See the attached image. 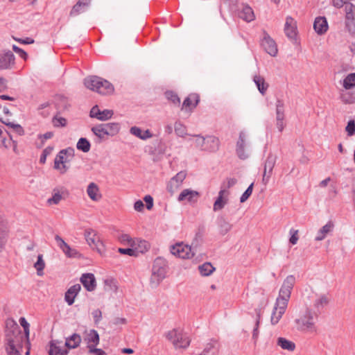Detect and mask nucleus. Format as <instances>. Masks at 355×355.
<instances>
[{
    "label": "nucleus",
    "instance_id": "nucleus-14",
    "mask_svg": "<svg viewBox=\"0 0 355 355\" xmlns=\"http://www.w3.org/2000/svg\"><path fill=\"white\" fill-rule=\"evenodd\" d=\"M200 198V193L191 189H185L181 191L178 197L179 202L194 204Z\"/></svg>",
    "mask_w": 355,
    "mask_h": 355
},
{
    "label": "nucleus",
    "instance_id": "nucleus-38",
    "mask_svg": "<svg viewBox=\"0 0 355 355\" xmlns=\"http://www.w3.org/2000/svg\"><path fill=\"white\" fill-rule=\"evenodd\" d=\"M186 178V173L184 171H180L176 174L170 181L168 186V188L175 187H178L184 181Z\"/></svg>",
    "mask_w": 355,
    "mask_h": 355
},
{
    "label": "nucleus",
    "instance_id": "nucleus-12",
    "mask_svg": "<svg viewBox=\"0 0 355 355\" xmlns=\"http://www.w3.org/2000/svg\"><path fill=\"white\" fill-rule=\"evenodd\" d=\"M170 251L172 254L181 259H191L194 255L191 247L182 243L172 245Z\"/></svg>",
    "mask_w": 355,
    "mask_h": 355
},
{
    "label": "nucleus",
    "instance_id": "nucleus-58",
    "mask_svg": "<svg viewBox=\"0 0 355 355\" xmlns=\"http://www.w3.org/2000/svg\"><path fill=\"white\" fill-rule=\"evenodd\" d=\"M53 149V148L51 146H48L44 149L40 158V162L41 164H44L46 162V157L51 153Z\"/></svg>",
    "mask_w": 355,
    "mask_h": 355
},
{
    "label": "nucleus",
    "instance_id": "nucleus-44",
    "mask_svg": "<svg viewBox=\"0 0 355 355\" xmlns=\"http://www.w3.org/2000/svg\"><path fill=\"white\" fill-rule=\"evenodd\" d=\"M343 87L346 89H349L355 87V73L349 74L343 80Z\"/></svg>",
    "mask_w": 355,
    "mask_h": 355
},
{
    "label": "nucleus",
    "instance_id": "nucleus-10",
    "mask_svg": "<svg viewBox=\"0 0 355 355\" xmlns=\"http://www.w3.org/2000/svg\"><path fill=\"white\" fill-rule=\"evenodd\" d=\"M345 28L350 34L355 33V6L352 3H345Z\"/></svg>",
    "mask_w": 355,
    "mask_h": 355
},
{
    "label": "nucleus",
    "instance_id": "nucleus-15",
    "mask_svg": "<svg viewBox=\"0 0 355 355\" xmlns=\"http://www.w3.org/2000/svg\"><path fill=\"white\" fill-rule=\"evenodd\" d=\"M261 46L266 52L269 55L273 57L276 56L277 53V47L276 43L266 32H263V37L261 40Z\"/></svg>",
    "mask_w": 355,
    "mask_h": 355
},
{
    "label": "nucleus",
    "instance_id": "nucleus-61",
    "mask_svg": "<svg viewBox=\"0 0 355 355\" xmlns=\"http://www.w3.org/2000/svg\"><path fill=\"white\" fill-rule=\"evenodd\" d=\"M118 251L123 254L129 256H137V251L132 248H119Z\"/></svg>",
    "mask_w": 355,
    "mask_h": 355
},
{
    "label": "nucleus",
    "instance_id": "nucleus-62",
    "mask_svg": "<svg viewBox=\"0 0 355 355\" xmlns=\"http://www.w3.org/2000/svg\"><path fill=\"white\" fill-rule=\"evenodd\" d=\"M12 50L17 54H19V55L26 60L27 58V53L21 49H20L19 47H18L17 46H16L15 44H13L12 46Z\"/></svg>",
    "mask_w": 355,
    "mask_h": 355
},
{
    "label": "nucleus",
    "instance_id": "nucleus-30",
    "mask_svg": "<svg viewBox=\"0 0 355 355\" xmlns=\"http://www.w3.org/2000/svg\"><path fill=\"white\" fill-rule=\"evenodd\" d=\"M200 101L199 96L196 94H191L184 101L182 108H194Z\"/></svg>",
    "mask_w": 355,
    "mask_h": 355
},
{
    "label": "nucleus",
    "instance_id": "nucleus-9",
    "mask_svg": "<svg viewBox=\"0 0 355 355\" xmlns=\"http://www.w3.org/2000/svg\"><path fill=\"white\" fill-rule=\"evenodd\" d=\"M73 155L74 150L72 148L60 150L55 158L54 168L59 170L61 173H64L69 169V166H67V163L69 162V158L72 157Z\"/></svg>",
    "mask_w": 355,
    "mask_h": 355
},
{
    "label": "nucleus",
    "instance_id": "nucleus-4",
    "mask_svg": "<svg viewBox=\"0 0 355 355\" xmlns=\"http://www.w3.org/2000/svg\"><path fill=\"white\" fill-rule=\"evenodd\" d=\"M84 84L87 88L103 95L111 94L114 90L111 83L96 76L86 78Z\"/></svg>",
    "mask_w": 355,
    "mask_h": 355
},
{
    "label": "nucleus",
    "instance_id": "nucleus-7",
    "mask_svg": "<svg viewBox=\"0 0 355 355\" xmlns=\"http://www.w3.org/2000/svg\"><path fill=\"white\" fill-rule=\"evenodd\" d=\"M196 137V146L202 150L209 152L216 151L219 148V140L214 136L202 137L200 135H193Z\"/></svg>",
    "mask_w": 355,
    "mask_h": 355
},
{
    "label": "nucleus",
    "instance_id": "nucleus-11",
    "mask_svg": "<svg viewBox=\"0 0 355 355\" xmlns=\"http://www.w3.org/2000/svg\"><path fill=\"white\" fill-rule=\"evenodd\" d=\"M277 155L272 153H270L264 162L263 173L262 178V182L263 184H267L272 174L273 168L276 164Z\"/></svg>",
    "mask_w": 355,
    "mask_h": 355
},
{
    "label": "nucleus",
    "instance_id": "nucleus-23",
    "mask_svg": "<svg viewBox=\"0 0 355 355\" xmlns=\"http://www.w3.org/2000/svg\"><path fill=\"white\" fill-rule=\"evenodd\" d=\"M8 237L9 230L3 219L0 217V253L5 250Z\"/></svg>",
    "mask_w": 355,
    "mask_h": 355
},
{
    "label": "nucleus",
    "instance_id": "nucleus-29",
    "mask_svg": "<svg viewBox=\"0 0 355 355\" xmlns=\"http://www.w3.org/2000/svg\"><path fill=\"white\" fill-rule=\"evenodd\" d=\"M313 28L319 35L324 33L328 28L326 19L321 17H317L314 21Z\"/></svg>",
    "mask_w": 355,
    "mask_h": 355
},
{
    "label": "nucleus",
    "instance_id": "nucleus-36",
    "mask_svg": "<svg viewBox=\"0 0 355 355\" xmlns=\"http://www.w3.org/2000/svg\"><path fill=\"white\" fill-rule=\"evenodd\" d=\"M85 340L89 345H92L95 347L99 343V335L96 330L92 329L87 334Z\"/></svg>",
    "mask_w": 355,
    "mask_h": 355
},
{
    "label": "nucleus",
    "instance_id": "nucleus-40",
    "mask_svg": "<svg viewBox=\"0 0 355 355\" xmlns=\"http://www.w3.org/2000/svg\"><path fill=\"white\" fill-rule=\"evenodd\" d=\"M198 270L202 276H209L215 270V268L210 263L206 262L199 266Z\"/></svg>",
    "mask_w": 355,
    "mask_h": 355
},
{
    "label": "nucleus",
    "instance_id": "nucleus-59",
    "mask_svg": "<svg viewBox=\"0 0 355 355\" xmlns=\"http://www.w3.org/2000/svg\"><path fill=\"white\" fill-rule=\"evenodd\" d=\"M289 234H291V237H290V239H289V241L291 244L293 245H295L297 243L298 239H299V237H298V230H294V229H291L290 231H289Z\"/></svg>",
    "mask_w": 355,
    "mask_h": 355
},
{
    "label": "nucleus",
    "instance_id": "nucleus-16",
    "mask_svg": "<svg viewBox=\"0 0 355 355\" xmlns=\"http://www.w3.org/2000/svg\"><path fill=\"white\" fill-rule=\"evenodd\" d=\"M312 294L314 298L313 304L314 310H313V311L318 313V312H320L328 304L329 298L326 294H315L313 293Z\"/></svg>",
    "mask_w": 355,
    "mask_h": 355
},
{
    "label": "nucleus",
    "instance_id": "nucleus-24",
    "mask_svg": "<svg viewBox=\"0 0 355 355\" xmlns=\"http://www.w3.org/2000/svg\"><path fill=\"white\" fill-rule=\"evenodd\" d=\"M81 289V286L76 284L71 286L65 293L64 300L68 305L71 306L73 304L74 300Z\"/></svg>",
    "mask_w": 355,
    "mask_h": 355
},
{
    "label": "nucleus",
    "instance_id": "nucleus-43",
    "mask_svg": "<svg viewBox=\"0 0 355 355\" xmlns=\"http://www.w3.org/2000/svg\"><path fill=\"white\" fill-rule=\"evenodd\" d=\"M34 267L37 270V274L39 275V276H41L43 275V270L45 267V263H44V261L43 259V256L42 254H39L37 256V261L34 264Z\"/></svg>",
    "mask_w": 355,
    "mask_h": 355
},
{
    "label": "nucleus",
    "instance_id": "nucleus-34",
    "mask_svg": "<svg viewBox=\"0 0 355 355\" xmlns=\"http://www.w3.org/2000/svg\"><path fill=\"white\" fill-rule=\"evenodd\" d=\"M218 231L220 235L224 236L232 229V225L223 217L218 219Z\"/></svg>",
    "mask_w": 355,
    "mask_h": 355
},
{
    "label": "nucleus",
    "instance_id": "nucleus-31",
    "mask_svg": "<svg viewBox=\"0 0 355 355\" xmlns=\"http://www.w3.org/2000/svg\"><path fill=\"white\" fill-rule=\"evenodd\" d=\"M253 81L255 83L259 92L264 95L268 88V84L265 81L263 77L256 75L253 78Z\"/></svg>",
    "mask_w": 355,
    "mask_h": 355
},
{
    "label": "nucleus",
    "instance_id": "nucleus-41",
    "mask_svg": "<svg viewBox=\"0 0 355 355\" xmlns=\"http://www.w3.org/2000/svg\"><path fill=\"white\" fill-rule=\"evenodd\" d=\"M76 147L78 150L83 153H87L89 151L91 145L89 141L86 138H80L77 142Z\"/></svg>",
    "mask_w": 355,
    "mask_h": 355
},
{
    "label": "nucleus",
    "instance_id": "nucleus-42",
    "mask_svg": "<svg viewBox=\"0 0 355 355\" xmlns=\"http://www.w3.org/2000/svg\"><path fill=\"white\" fill-rule=\"evenodd\" d=\"M175 134L180 137H184L187 135V127L180 121H176L174 125Z\"/></svg>",
    "mask_w": 355,
    "mask_h": 355
},
{
    "label": "nucleus",
    "instance_id": "nucleus-47",
    "mask_svg": "<svg viewBox=\"0 0 355 355\" xmlns=\"http://www.w3.org/2000/svg\"><path fill=\"white\" fill-rule=\"evenodd\" d=\"M261 312L260 311H257V319L255 327L252 331V338L256 341L259 336V327L260 323Z\"/></svg>",
    "mask_w": 355,
    "mask_h": 355
},
{
    "label": "nucleus",
    "instance_id": "nucleus-35",
    "mask_svg": "<svg viewBox=\"0 0 355 355\" xmlns=\"http://www.w3.org/2000/svg\"><path fill=\"white\" fill-rule=\"evenodd\" d=\"M81 342V337L78 334H73L70 337L66 338L65 346L69 349L78 347Z\"/></svg>",
    "mask_w": 355,
    "mask_h": 355
},
{
    "label": "nucleus",
    "instance_id": "nucleus-2",
    "mask_svg": "<svg viewBox=\"0 0 355 355\" xmlns=\"http://www.w3.org/2000/svg\"><path fill=\"white\" fill-rule=\"evenodd\" d=\"M24 336L18 324L12 319L6 322L4 346L8 355H21Z\"/></svg>",
    "mask_w": 355,
    "mask_h": 355
},
{
    "label": "nucleus",
    "instance_id": "nucleus-46",
    "mask_svg": "<svg viewBox=\"0 0 355 355\" xmlns=\"http://www.w3.org/2000/svg\"><path fill=\"white\" fill-rule=\"evenodd\" d=\"M237 182V180L234 178H226L222 183L220 189L227 190L233 186H234Z\"/></svg>",
    "mask_w": 355,
    "mask_h": 355
},
{
    "label": "nucleus",
    "instance_id": "nucleus-53",
    "mask_svg": "<svg viewBox=\"0 0 355 355\" xmlns=\"http://www.w3.org/2000/svg\"><path fill=\"white\" fill-rule=\"evenodd\" d=\"M253 186H254V184L252 183L248 187V189L245 191V192L242 194V196L240 198L241 202L243 203V202H245L248 199V198L251 196V194L252 193V190H253Z\"/></svg>",
    "mask_w": 355,
    "mask_h": 355
},
{
    "label": "nucleus",
    "instance_id": "nucleus-22",
    "mask_svg": "<svg viewBox=\"0 0 355 355\" xmlns=\"http://www.w3.org/2000/svg\"><path fill=\"white\" fill-rule=\"evenodd\" d=\"M230 192L225 189H220L218 192V196L214 203L213 210L217 211L221 210L227 203V197Z\"/></svg>",
    "mask_w": 355,
    "mask_h": 355
},
{
    "label": "nucleus",
    "instance_id": "nucleus-26",
    "mask_svg": "<svg viewBox=\"0 0 355 355\" xmlns=\"http://www.w3.org/2000/svg\"><path fill=\"white\" fill-rule=\"evenodd\" d=\"M284 32L286 36L291 40L296 36L295 21L291 17H287L286 19Z\"/></svg>",
    "mask_w": 355,
    "mask_h": 355
},
{
    "label": "nucleus",
    "instance_id": "nucleus-17",
    "mask_svg": "<svg viewBox=\"0 0 355 355\" xmlns=\"http://www.w3.org/2000/svg\"><path fill=\"white\" fill-rule=\"evenodd\" d=\"M113 111L110 110H104L101 111L98 105L94 106L89 112V116L92 118H96L100 121H106L112 118Z\"/></svg>",
    "mask_w": 355,
    "mask_h": 355
},
{
    "label": "nucleus",
    "instance_id": "nucleus-3",
    "mask_svg": "<svg viewBox=\"0 0 355 355\" xmlns=\"http://www.w3.org/2000/svg\"><path fill=\"white\" fill-rule=\"evenodd\" d=\"M318 313L306 305L297 314L293 322L295 328L302 332L313 334L317 332L315 320Z\"/></svg>",
    "mask_w": 355,
    "mask_h": 355
},
{
    "label": "nucleus",
    "instance_id": "nucleus-60",
    "mask_svg": "<svg viewBox=\"0 0 355 355\" xmlns=\"http://www.w3.org/2000/svg\"><path fill=\"white\" fill-rule=\"evenodd\" d=\"M19 323L21 326L24 328V333L26 334V337L28 338L29 336V324L25 319V318H20L19 319Z\"/></svg>",
    "mask_w": 355,
    "mask_h": 355
},
{
    "label": "nucleus",
    "instance_id": "nucleus-64",
    "mask_svg": "<svg viewBox=\"0 0 355 355\" xmlns=\"http://www.w3.org/2000/svg\"><path fill=\"white\" fill-rule=\"evenodd\" d=\"M92 316L94 320V322L98 324L102 318V312L99 309H96L92 312Z\"/></svg>",
    "mask_w": 355,
    "mask_h": 355
},
{
    "label": "nucleus",
    "instance_id": "nucleus-52",
    "mask_svg": "<svg viewBox=\"0 0 355 355\" xmlns=\"http://www.w3.org/2000/svg\"><path fill=\"white\" fill-rule=\"evenodd\" d=\"M216 349L214 347V345L211 343H209L207 345L203 352L200 354L202 355H216Z\"/></svg>",
    "mask_w": 355,
    "mask_h": 355
},
{
    "label": "nucleus",
    "instance_id": "nucleus-33",
    "mask_svg": "<svg viewBox=\"0 0 355 355\" xmlns=\"http://www.w3.org/2000/svg\"><path fill=\"white\" fill-rule=\"evenodd\" d=\"M277 345L282 349L288 350L289 352H293L295 349V344L285 338L279 337L277 338Z\"/></svg>",
    "mask_w": 355,
    "mask_h": 355
},
{
    "label": "nucleus",
    "instance_id": "nucleus-27",
    "mask_svg": "<svg viewBox=\"0 0 355 355\" xmlns=\"http://www.w3.org/2000/svg\"><path fill=\"white\" fill-rule=\"evenodd\" d=\"M334 225L332 221H329L326 225L322 227L317 233L315 240L320 241L324 239L327 235L333 231Z\"/></svg>",
    "mask_w": 355,
    "mask_h": 355
},
{
    "label": "nucleus",
    "instance_id": "nucleus-21",
    "mask_svg": "<svg viewBox=\"0 0 355 355\" xmlns=\"http://www.w3.org/2000/svg\"><path fill=\"white\" fill-rule=\"evenodd\" d=\"M80 282L85 289L89 292L94 291L96 289V279L94 275L92 273L83 274L80 277Z\"/></svg>",
    "mask_w": 355,
    "mask_h": 355
},
{
    "label": "nucleus",
    "instance_id": "nucleus-50",
    "mask_svg": "<svg viewBox=\"0 0 355 355\" xmlns=\"http://www.w3.org/2000/svg\"><path fill=\"white\" fill-rule=\"evenodd\" d=\"M62 198V195L60 193V191L54 190L53 196H52V198H51L48 200V202L49 204L57 205L60 202Z\"/></svg>",
    "mask_w": 355,
    "mask_h": 355
},
{
    "label": "nucleus",
    "instance_id": "nucleus-39",
    "mask_svg": "<svg viewBox=\"0 0 355 355\" xmlns=\"http://www.w3.org/2000/svg\"><path fill=\"white\" fill-rule=\"evenodd\" d=\"M91 130L101 141L105 140L107 137L102 123L93 126Z\"/></svg>",
    "mask_w": 355,
    "mask_h": 355
},
{
    "label": "nucleus",
    "instance_id": "nucleus-45",
    "mask_svg": "<svg viewBox=\"0 0 355 355\" xmlns=\"http://www.w3.org/2000/svg\"><path fill=\"white\" fill-rule=\"evenodd\" d=\"M275 106H276V118H285L284 101L281 99H277Z\"/></svg>",
    "mask_w": 355,
    "mask_h": 355
},
{
    "label": "nucleus",
    "instance_id": "nucleus-37",
    "mask_svg": "<svg viewBox=\"0 0 355 355\" xmlns=\"http://www.w3.org/2000/svg\"><path fill=\"white\" fill-rule=\"evenodd\" d=\"M240 17L246 21H253L254 19V15L252 8L249 6H245L240 13Z\"/></svg>",
    "mask_w": 355,
    "mask_h": 355
},
{
    "label": "nucleus",
    "instance_id": "nucleus-63",
    "mask_svg": "<svg viewBox=\"0 0 355 355\" xmlns=\"http://www.w3.org/2000/svg\"><path fill=\"white\" fill-rule=\"evenodd\" d=\"M89 352L95 355H107V354L101 349L96 348L92 345H88Z\"/></svg>",
    "mask_w": 355,
    "mask_h": 355
},
{
    "label": "nucleus",
    "instance_id": "nucleus-28",
    "mask_svg": "<svg viewBox=\"0 0 355 355\" xmlns=\"http://www.w3.org/2000/svg\"><path fill=\"white\" fill-rule=\"evenodd\" d=\"M130 132L132 135L142 140H146L148 139L153 137V134L150 132L149 130H146L143 131L140 128L137 126H133L130 128Z\"/></svg>",
    "mask_w": 355,
    "mask_h": 355
},
{
    "label": "nucleus",
    "instance_id": "nucleus-25",
    "mask_svg": "<svg viewBox=\"0 0 355 355\" xmlns=\"http://www.w3.org/2000/svg\"><path fill=\"white\" fill-rule=\"evenodd\" d=\"M87 193L89 198L93 201L97 202L102 198L100 189L98 186L94 182H91L88 184L87 188Z\"/></svg>",
    "mask_w": 355,
    "mask_h": 355
},
{
    "label": "nucleus",
    "instance_id": "nucleus-8",
    "mask_svg": "<svg viewBox=\"0 0 355 355\" xmlns=\"http://www.w3.org/2000/svg\"><path fill=\"white\" fill-rule=\"evenodd\" d=\"M84 236L89 246L98 254H103L105 252V245L98 232L92 229L85 230Z\"/></svg>",
    "mask_w": 355,
    "mask_h": 355
},
{
    "label": "nucleus",
    "instance_id": "nucleus-48",
    "mask_svg": "<svg viewBox=\"0 0 355 355\" xmlns=\"http://www.w3.org/2000/svg\"><path fill=\"white\" fill-rule=\"evenodd\" d=\"M138 245V248H135V250H137L139 252L144 253L147 251L150 247L149 243L146 241H137L136 245Z\"/></svg>",
    "mask_w": 355,
    "mask_h": 355
},
{
    "label": "nucleus",
    "instance_id": "nucleus-5",
    "mask_svg": "<svg viewBox=\"0 0 355 355\" xmlns=\"http://www.w3.org/2000/svg\"><path fill=\"white\" fill-rule=\"evenodd\" d=\"M166 270V261L162 257L156 258L153 263L152 274L150 278V284L152 287H157L165 278Z\"/></svg>",
    "mask_w": 355,
    "mask_h": 355
},
{
    "label": "nucleus",
    "instance_id": "nucleus-51",
    "mask_svg": "<svg viewBox=\"0 0 355 355\" xmlns=\"http://www.w3.org/2000/svg\"><path fill=\"white\" fill-rule=\"evenodd\" d=\"M166 98L171 101L174 105H179L180 99L178 96L173 92H167L166 93Z\"/></svg>",
    "mask_w": 355,
    "mask_h": 355
},
{
    "label": "nucleus",
    "instance_id": "nucleus-56",
    "mask_svg": "<svg viewBox=\"0 0 355 355\" xmlns=\"http://www.w3.org/2000/svg\"><path fill=\"white\" fill-rule=\"evenodd\" d=\"M105 290L114 291H116L117 289V286L114 279H107L104 281Z\"/></svg>",
    "mask_w": 355,
    "mask_h": 355
},
{
    "label": "nucleus",
    "instance_id": "nucleus-54",
    "mask_svg": "<svg viewBox=\"0 0 355 355\" xmlns=\"http://www.w3.org/2000/svg\"><path fill=\"white\" fill-rule=\"evenodd\" d=\"M53 124L55 127H64L67 125V120L63 117L55 116L53 119Z\"/></svg>",
    "mask_w": 355,
    "mask_h": 355
},
{
    "label": "nucleus",
    "instance_id": "nucleus-13",
    "mask_svg": "<svg viewBox=\"0 0 355 355\" xmlns=\"http://www.w3.org/2000/svg\"><path fill=\"white\" fill-rule=\"evenodd\" d=\"M15 57L10 50L3 51L0 53V69H10L15 63Z\"/></svg>",
    "mask_w": 355,
    "mask_h": 355
},
{
    "label": "nucleus",
    "instance_id": "nucleus-6",
    "mask_svg": "<svg viewBox=\"0 0 355 355\" xmlns=\"http://www.w3.org/2000/svg\"><path fill=\"white\" fill-rule=\"evenodd\" d=\"M166 338L169 340L176 349H187L191 343L188 335L182 329H173L166 334Z\"/></svg>",
    "mask_w": 355,
    "mask_h": 355
},
{
    "label": "nucleus",
    "instance_id": "nucleus-55",
    "mask_svg": "<svg viewBox=\"0 0 355 355\" xmlns=\"http://www.w3.org/2000/svg\"><path fill=\"white\" fill-rule=\"evenodd\" d=\"M82 7H83V5L82 3V1H78L76 4H75L73 6V7L72 8L71 12H70V15L71 16H74V15H77L78 14H80L83 10H82Z\"/></svg>",
    "mask_w": 355,
    "mask_h": 355
},
{
    "label": "nucleus",
    "instance_id": "nucleus-1",
    "mask_svg": "<svg viewBox=\"0 0 355 355\" xmlns=\"http://www.w3.org/2000/svg\"><path fill=\"white\" fill-rule=\"evenodd\" d=\"M295 282V277L292 275L284 279L272 311L270 322L272 325L277 324L286 312Z\"/></svg>",
    "mask_w": 355,
    "mask_h": 355
},
{
    "label": "nucleus",
    "instance_id": "nucleus-49",
    "mask_svg": "<svg viewBox=\"0 0 355 355\" xmlns=\"http://www.w3.org/2000/svg\"><path fill=\"white\" fill-rule=\"evenodd\" d=\"M119 240L122 243H128L132 247L136 246V241L133 240L130 235L123 234L119 237Z\"/></svg>",
    "mask_w": 355,
    "mask_h": 355
},
{
    "label": "nucleus",
    "instance_id": "nucleus-18",
    "mask_svg": "<svg viewBox=\"0 0 355 355\" xmlns=\"http://www.w3.org/2000/svg\"><path fill=\"white\" fill-rule=\"evenodd\" d=\"M55 240L58 246L68 257H76L78 255L76 250L71 248L59 235H55Z\"/></svg>",
    "mask_w": 355,
    "mask_h": 355
},
{
    "label": "nucleus",
    "instance_id": "nucleus-19",
    "mask_svg": "<svg viewBox=\"0 0 355 355\" xmlns=\"http://www.w3.org/2000/svg\"><path fill=\"white\" fill-rule=\"evenodd\" d=\"M236 152L241 159H245L248 157V154L246 151L245 135L243 132H241L239 134V140L236 143Z\"/></svg>",
    "mask_w": 355,
    "mask_h": 355
},
{
    "label": "nucleus",
    "instance_id": "nucleus-20",
    "mask_svg": "<svg viewBox=\"0 0 355 355\" xmlns=\"http://www.w3.org/2000/svg\"><path fill=\"white\" fill-rule=\"evenodd\" d=\"M65 343L63 344L62 341L58 340H52L50 343V349L49 352V355H66L68 350L66 349Z\"/></svg>",
    "mask_w": 355,
    "mask_h": 355
},
{
    "label": "nucleus",
    "instance_id": "nucleus-57",
    "mask_svg": "<svg viewBox=\"0 0 355 355\" xmlns=\"http://www.w3.org/2000/svg\"><path fill=\"white\" fill-rule=\"evenodd\" d=\"M345 130L347 132V135L351 137L355 134V121L354 120H350Z\"/></svg>",
    "mask_w": 355,
    "mask_h": 355
},
{
    "label": "nucleus",
    "instance_id": "nucleus-32",
    "mask_svg": "<svg viewBox=\"0 0 355 355\" xmlns=\"http://www.w3.org/2000/svg\"><path fill=\"white\" fill-rule=\"evenodd\" d=\"M102 125L105 128L107 135L110 137L116 135L121 128V125L119 123H102Z\"/></svg>",
    "mask_w": 355,
    "mask_h": 355
}]
</instances>
